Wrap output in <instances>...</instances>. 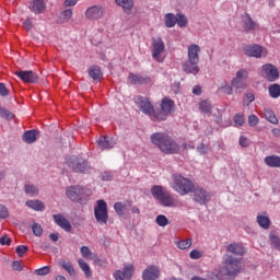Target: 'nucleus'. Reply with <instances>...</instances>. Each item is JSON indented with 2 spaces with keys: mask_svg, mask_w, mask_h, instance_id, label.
<instances>
[{
  "mask_svg": "<svg viewBox=\"0 0 280 280\" xmlns=\"http://www.w3.org/2000/svg\"><path fill=\"white\" fill-rule=\"evenodd\" d=\"M241 270L242 264L240 261V258L231 254H224L223 265L217 270L215 277L219 280L231 279L233 277H237Z\"/></svg>",
  "mask_w": 280,
  "mask_h": 280,
  "instance_id": "f257e3e1",
  "label": "nucleus"
},
{
  "mask_svg": "<svg viewBox=\"0 0 280 280\" xmlns=\"http://www.w3.org/2000/svg\"><path fill=\"white\" fill-rule=\"evenodd\" d=\"M150 141L153 145H156L164 154H178L180 152V145L174 138L167 133L155 132L150 136Z\"/></svg>",
  "mask_w": 280,
  "mask_h": 280,
  "instance_id": "f03ea898",
  "label": "nucleus"
},
{
  "mask_svg": "<svg viewBox=\"0 0 280 280\" xmlns=\"http://www.w3.org/2000/svg\"><path fill=\"white\" fill-rule=\"evenodd\" d=\"M172 179L173 189L180 194V196H187V194H191L195 189L194 183L180 174H173Z\"/></svg>",
  "mask_w": 280,
  "mask_h": 280,
  "instance_id": "7ed1b4c3",
  "label": "nucleus"
},
{
  "mask_svg": "<svg viewBox=\"0 0 280 280\" xmlns=\"http://www.w3.org/2000/svg\"><path fill=\"white\" fill-rule=\"evenodd\" d=\"M151 194L155 200L163 207H174V197L167 191V189L163 188V186L155 185L151 188Z\"/></svg>",
  "mask_w": 280,
  "mask_h": 280,
  "instance_id": "20e7f679",
  "label": "nucleus"
},
{
  "mask_svg": "<svg viewBox=\"0 0 280 280\" xmlns=\"http://www.w3.org/2000/svg\"><path fill=\"white\" fill-rule=\"evenodd\" d=\"M175 107L176 104L170 97L162 98L161 108L155 109L154 121H165Z\"/></svg>",
  "mask_w": 280,
  "mask_h": 280,
  "instance_id": "39448f33",
  "label": "nucleus"
},
{
  "mask_svg": "<svg viewBox=\"0 0 280 280\" xmlns=\"http://www.w3.org/2000/svg\"><path fill=\"white\" fill-rule=\"evenodd\" d=\"M67 163H68V166L70 170H72L73 172H77L79 174H86V172H89L91 170L89 162L78 155H71L67 160Z\"/></svg>",
  "mask_w": 280,
  "mask_h": 280,
  "instance_id": "423d86ee",
  "label": "nucleus"
},
{
  "mask_svg": "<svg viewBox=\"0 0 280 280\" xmlns=\"http://www.w3.org/2000/svg\"><path fill=\"white\" fill-rule=\"evenodd\" d=\"M133 102L136 106H138L139 110H141V113L148 115L152 119V121H154L155 109L152 106V103H150V100H148V97L136 96L133 98Z\"/></svg>",
  "mask_w": 280,
  "mask_h": 280,
  "instance_id": "0eeeda50",
  "label": "nucleus"
},
{
  "mask_svg": "<svg viewBox=\"0 0 280 280\" xmlns=\"http://www.w3.org/2000/svg\"><path fill=\"white\" fill-rule=\"evenodd\" d=\"M94 215L98 224H107L108 222V205L103 199L97 200V206L94 208Z\"/></svg>",
  "mask_w": 280,
  "mask_h": 280,
  "instance_id": "6e6552de",
  "label": "nucleus"
},
{
  "mask_svg": "<svg viewBox=\"0 0 280 280\" xmlns=\"http://www.w3.org/2000/svg\"><path fill=\"white\" fill-rule=\"evenodd\" d=\"M260 75L267 82H277L280 77L279 69L272 63L264 65L261 67Z\"/></svg>",
  "mask_w": 280,
  "mask_h": 280,
  "instance_id": "1a4fd4ad",
  "label": "nucleus"
},
{
  "mask_svg": "<svg viewBox=\"0 0 280 280\" xmlns=\"http://www.w3.org/2000/svg\"><path fill=\"white\" fill-rule=\"evenodd\" d=\"M106 14V9L103 5H92L85 11V19L89 21H100V19H104Z\"/></svg>",
  "mask_w": 280,
  "mask_h": 280,
  "instance_id": "9d476101",
  "label": "nucleus"
},
{
  "mask_svg": "<svg viewBox=\"0 0 280 280\" xmlns=\"http://www.w3.org/2000/svg\"><path fill=\"white\" fill-rule=\"evenodd\" d=\"M152 58L156 60V62H161V55L165 51V43L161 37L152 38Z\"/></svg>",
  "mask_w": 280,
  "mask_h": 280,
  "instance_id": "9b49d317",
  "label": "nucleus"
},
{
  "mask_svg": "<svg viewBox=\"0 0 280 280\" xmlns=\"http://www.w3.org/2000/svg\"><path fill=\"white\" fill-rule=\"evenodd\" d=\"M248 80V70L240 69L236 77L231 81L233 89H246V81Z\"/></svg>",
  "mask_w": 280,
  "mask_h": 280,
  "instance_id": "f8f14e48",
  "label": "nucleus"
},
{
  "mask_svg": "<svg viewBox=\"0 0 280 280\" xmlns=\"http://www.w3.org/2000/svg\"><path fill=\"white\" fill-rule=\"evenodd\" d=\"M66 196L72 202H80L84 196V188L81 186H70L66 189Z\"/></svg>",
  "mask_w": 280,
  "mask_h": 280,
  "instance_id": "ddd939ff",
  "label": "nucleus"
},
{
  "mask_svg": "<svg viewBox=\"0 0 280 280\" xmlns=\"http://www.w3.org/2000/svg\"><path fill=\"white\" fill-rule=\"evenodd\" d=\"M194 200L198 205H207L211 200V194L202 187L194 188Z\"/></svg>",
  "mask_w": 280,
  "mask_h": 280,
  "instance_id": "4468645a",
  "label": "nucleus"
},
{
  "mask_svg": "<svg viewBox=\"0 0 280 280\" xmlns=\"http://www.w3.org/2000/svg\"><path fill=\"white\" fill-rule=\"evenodd\" d=\"M135 272V266L132 264H126L121 270H116L113 275L115 280L132 279Z\"/></svg>",
  "mask_w": 280,
  "mask_h": 280,
  "instance_id": "2eb2a0df",
  "label": "nucleus"
},
{
  "mask_svg": "<svg viewBox=\"0 0 280 280\" xmlns=\"http://www.w3.org/2000/svg\"><path fill=\"white\" fill-rule=\"evenodd\" d=\"M243 51L248 58H261L264 54V47L257 44L245 45Z\"/></svg>",
  "mask_w": 280,
  "mask_h": 280,
  "instance_id": "dca6fc26",
  "label": "nucleus"
},
{
  "mask_svg": "<svg viewBox=\"0 0 280 280\" xmlns=\"http://www.w3.org/2000/svg\"><path fill=\"white\" fill-rule=\"evenodd\" d=\"M161 269L156 265H150L142 271V280H158Z\"/></svg>",
  "mask_w": 280,
  "mask_h": 280,
  "instance_id": "f3484780",
  "label": "nucleus"
},
{
  "mask_svg": "<svg viewBox=\"0 0 280 280\" xmlns=\"http://www.w3.org/2000/svg\"><path fill=\"white\" fill-rule=\"evenodd\" d=\"M15 75L22 80V82H26L28 84H36L38 82V74L34 73V71H18Z\"/></svg>",
  "mask_w": 280,
  "mask_h": 280,
  "instance_id": "a211bd4d",
  "label": "nucleus"
},
{
  "mask_svg": "<svg viewBox=\"0 0 280 280\" xmlns=\"http://www.w3.org/2000/svg\"><path fill=\"white\" fill-rule=\"evenodd\" d=\"M200 61H191L187 59L183 65L182 69L184 73H190L191 75H198L200 73V67L198 66Z\"/></svg>",
  "mask_w": 280,
  "mask_h": 280,
  "instance_id": "6ab92c4d",
  "label": "nucleus"
},
{
  "mask_svg": "<svg viewBox=\"0 0 280 280\" xmlns=\"http://www.w3.org/2000/svg\"><path fill=\"white\" fill-rule=\"evenodd\" d=\"M28 8L33 14H43L47 10V2L45 0H32Z\"/></svg>",
  "mask_w": 280,
  "mask_h": 280,
  "instance_id": "aec40b11",
  "label": "nucleus"
},
{
  "mask_svg": "<svg viewBox=\"0 0 280 280\" xmlns=\"http://www.w3.org/2000/svg\"><path fill=\"white\" fill-rule=\"evenodd\" d=\"M187 60L200 62V46H198V44H191L188 46Z\"/></svg>",
  "mask_w": 280,
  "mask_h": 280,
  "instance_id": "412c9836",
  "label": "nucleus"
},
{
  "mask_svg": "<svg viewBox=\"0 0 280 280\" xmlns=\"http://www.w3.org/2000/svg\"><path fill=\"white\" fill-rule=\"evenodd\" d=\"M97 143L101 150H113L117 142L110 137L102 136L98 138Z\"/></svg>",
  "mask_w": 280,
  "mask_h": 280,
  "instance_id": "4be33fe9",
  "label": "nucleus"
},
{
  "mask_svg": "<svg viewBox=\"0 0 280 280\" xmlns=\"http://www.w3.org/2000/svg\"><path fill=\"white\" fill-rule=\"evenodd\" d=\"M52 218L56 224L60 226V229H63V231H67V233L71 232V223L69 222V220H67V218H65V215L54 214Z\"/></svg>",
  "mask_w": 280,
  "mask_h": 280,
  "instance_id": "5701e85b",
  "label": "nucleus"
},
{
  "mask_svg": "<svg viewBox=\"0 0 280 280\" xmlns=\"http://www.w3.org/2000/svg\"><path fill=\"white\" fill-rule=\"evenodd\" d=\"M130 207H132V201H130V200H127L124 202L118 201V202L114 203V209H115L117 215H119V218H122L124 212L129 211Z\"/></svg>",
  "mask_w": 280,
  "mask_h": 280,
  "instance_id": "b1692460",
  "label": "nucleus"
},
{
  "mask_svg": "<svg viewBox=\"0 0 280 280\" xmlns=\"http://www.w3.org/2000/svg\"><path fill=\"white\" fill-rule=\"evenodd\" d=\"M226 252L231 253V255H236L237 257H242L244 256V253H246L242 243H231L228 245Z\"/></svg>",
  "mask_w": 280,
  "mask_h": 280,
  "instance_id": "393cba45",
  "label": "nucleus"
},
{
  "mask_svg": "<svg viewBox=\"0 0 280 280\" xmlns=\"http://www.w3.org/2000/svg\"><path fill=\"white\" fill-rule=\"evenodd\" d=\"M129 82L130 84H150L152 80L150 77H141L139 74L129 73Z\"/></svg>",
  "mask_w": 280,
  "mask_h": 280,
  "instance_id": "a878e982",
  "label": "nucleus"
},
{
  "mask_svg": "<svg viewBox=\"0 0 280 280\" xmlns=\"http://www.w3.org/2000/svg\"><path fill=\"white\" fill-rule=\"evenodd\" d=\"M59 266H60V268L66 270V272H68V275L70 277H75V268H73V264H71V261L65 260V259H60L59 260Z\"/></svg>",
  "mask_w": 280,
  "mask_h": 280,
  "instance_id": "bb28decb",
  "label": "nucleus"
},
{
  "mask_svg": "<svg viewBox=\"0 0 280 280\" xmlns=\"http://www.w3.org/2000/svg\"><path fill=\"white\" fill-rule=\"evenodd\" d=\"M71 16H73V10L66 9L65 11L59 13L57 22L61 25L65 23H69V21H71Z\"/></svg>",
  "mask_w": 280,
  "mask_h": 280,
  "instance_id": "cd10ccee",
  "label": "nucleus"
},
{
  "mask_svg": "<svg viewBox=\"0 0 280 280\" xmlns=\"http://www.w3.org/2000/svg\"><path fill=\"white\" fill-rule=\"evenodd\" d=\"M26 207L33 211H45V203L38 199L26 201Z\"/></svg>",
  "mask_w": 280,
  "mask_h": 280,
  "instance_id": "c85d7f7f",
  "label": "nucleus"
},
{
  "mask_svg": "<svg viewBox=\"0 0 280 280\" xmlns=\"http://www.w3.org/2000/svg\"><path fill=\"white\" fill-rule=\"evenodd\" d=\"M24 192L26 194V196L34 198V197L38 196V194H40V189L38 188V186H36L34 184H26L24 186Z\"/></svg>",
  "mask_w": 280,
  "mask_h": 280,
  "instance_id": "c756f323",
  "label": "nucleus"
},
{
  "mask_svg": "<svg viewBox=\"0 0 280 280\" xmlns=\"http://www.w3.org/2000/svg\"><path fill=\"white\" fill-rule=\"evenodd\" d=\"M265 164L268 167H280V156L279 155H268L264 159Z\"/></svg>",
  "mask_w": 280,
  "mask_h": 280,
  "instance_id": "7c9ffc66",
  "label": "nucleus"
},
{
  "mask_svg": "<svg viewBox=\"0 0 280 280\" xmlns=\"http://www.w3.org/2000/svg\"><path fill=\"white\" fill-rule=\"evenodd\" d=\"M36 135H38L36 130H28L24 132V135L22 136V139L24 143H28V144L36 143Z\"/></svg>",
  "mask_w": 280,
  "mask_h": 280,
  "instance_id": "2f4dec72",
  "label": "nucleus"
},
{
  "mask_svg": "<svg viewBox=\"0 0 280 280\" xmlns=\"http://www.w3.org/2000/svg\"><path fill=\"white\" fill-rule=\"evenodd\" d=\"M116 5H119L125 12H130L135 8V0H115Z\"/></svg>",
  "mask_w": 280,
  "mask_h": 280,
  "instance_id": "473e14b6",
  "label": "nucleus"
},
{
  "mask_svg": "<svg viewBox=\"0 0 280 280\" xmlns=\"http://www.w3.org/2000/svg\"><path fill=\"white\" fill-rule=\"evenodd\" d=\"M256 221L261 229H270V218L268 215L258 214Z\"/></svg>",
  "mask_w": 280,
  "mask_h": 280,
  "instance_id": "72a5a7b5",
  "label": "nucleus"
},
{
  "mask_svg": "<svg viewBox=\"0 0 280 280\" xmlns=\"http://www.w3.org/2000/svg\"><path fill=\"white\" fill-rule=\"evenodd\" d=\"M79 268L84 272V276L90 279V277H93V271H91V266L88 265V262L84 261V259L80 258L78 260Z\"/></svg>",
  "mask_w": 280,
  "mask_h": 280,
  "instance_id": "f704fd0d",
  "label": "nucleus"
},
{
  "mask_svg": "<svg viewBox=\"0 0 280 280\" xmlns=\"http://www.w3.org/2000/svg\"><path fill=\"white\" fill-rule=\"evenodd\" d=\"M89 75L92 80H102V69L98 66H91L89 68Z\"/></svg>",
  "mask_w": 280,
  "mask_h": 280,
  "instance_id": "c9c22d12",
  "label": "nucleus"
},
{
  "mask_svg": "<svg viewBox=\"0 0 280 280\" xmlns=\"http://www.w3.org/2000/svg\"><path fill=\"white\" fill-rule=\"evenodd\" d=\"M264 116H265V119L270 124H275V125L279 124V119L277 118L272 109L264 108Z\"/></svg>",
  "mask_w": 280,
  "mask_h": 280,
  "instance_id": "e433bc0d",
  "label": "nucleus"
},
{
  "mask_svg": "<svg viewBox=\"0 0 280 280\" xmlns=\"http://www.w3.org/2000/svg\"><path fill=\"white\" fill-rule=\"evenodd\" d=\"M268 91H269L270 97H272L273 100H277V98L280 97V85H279V83H275V84L269 85Z\"/></svg>",
  "mask_w": 280,
  "mask_h": 280,
  "instance_id": "4c0bfd02",
  "label": "nucleus"
},
{
  "mask_svg": "<svg viewBox=\"0 0 280 280\" xmlns=\"http://www.w3.org/2000/svg\"><path fill=\"white\" fill-rule=\"evenodd\" d=\"M212 108L213 107L211 106L210 101L203 100L199 104V109L201 110V113H205L206 115H211Z\"/></svg>",
  "mask_w": 280,
  "mask_h": 280,
  "instance_id": "58836bf2",
  "label": "nucleus"
},
{
  "mask_svg": "<svg viewBox=\"0 0 280 280\" xmlns=\"http://www.w3.org/2000/svg\"><path fill=\"white\" fill-rule=\"evenodd\" d=\"M269 241H270L271 246L273 248H276V250H280V237H279V235H277V233L271 232L269 234Z\"/></svg>",
  "mask_w": 280,
  "mask_h": 280,
  "instance_id": "ea45409f",
  "label": "nucleus"
},
{
  "mask_svg": "<svg viewBox=\"0 0 280 280\" xmlns=\"http://www.w3.org/2000/svg\"><path fill=\"white\" fill-rule=\"evenodd\" d=\"M192 244L191 238L182 240L176 243L177 248L180 250H187V248H190Z\"/></svg>",
  "mask_w": 280,
  "mask_h": 280,
  "instance_id": "a19ab883",
  "label": "nucleus"
},
{
  "mask_svg": "<svg viewBox=\"0 0 280 280\" xmlns=\"http://www.w3.org/2000/svg\"><path fill=\"white\" fill-rule=\"evenodd\" d=\"M164 22L167 27H174V25H176V16L172 13H167L164 18Z\"/></svg>",
  "mask_w": 280,
  "mask_h": 280,
  "instance_id": "79ce46f5",
  "label": "nucleus"
},
{
  "mask_svg": "<svg viewBox=\"0 0 280 280\" xmlns=\"http://www.w3.org/2000/svg\"><path fill=\"white\" fill-rule=\"evenodd\" d=\"M80 250L84 259H93V257H95V254L91 252V248H89V246H82Z\"/></svg>",
  "mask_w": 280,
  "mask_h": 280,
  "instance_id": "37998d69",
  "label": "nucleus"
},
{
  "mask_svg": "<svg viewBox=\"0 0 280 280\" xmlns=\"http://www.w3.org/2000/svg\"><path fill=\"white\" fill-rule=\"evenodd\" d=\"M176 23L178 27H187V23H189V21L187 20V16H185V14H177Z\"/></svg>",
  "mask_w": 280,
  "mask_h": 280,
  "instance_id": "c03bdc74",
  "label": "nucleus"
},
{
  "mask_svg": "<svg viewBox=\"0 0 280 280\" xmlns=\"http://www.w3.org/2000/svg\"><path fill=\"white\" fill-rule=\"evenodd\" d=\"M244 30L247 32H250V30H255V22H253V19L250 16H245L244 18Z\"/></svg>",
  "mask_w": 280,
  "mask_h": 280,
  "instance_id": "a18cd8bd",
  "label": "nucleus"
},
{
  "mask_svg": "<svg viewBox=\"0 0 280 280\" xmlns=\"http://www.w3.org/2000/svg\"><path fill=\"white\" fill-rule=\"evenodd\" d=\"M155 222L158 226H167V224H170V220L163 214L158 215Z\"/></svg>",
  "mask_w": 280,
  "mask_h": 280,
  "instance_id": "49530a36",
  "label": "nucleus"
},
{
  "mask_svg": "<svg viewBox=\"0 0 280 280\" xmlns=\"http://www.w3.org/2000/svg\"><path fill=\"white\" fill-rule=\"evenodd\" d=\"M252 102H255V94L247 93L243 98V106H249Z\"/></svg>",
  "mask_w": 280,
  "mask_h": 280,
  "instance_id": "de8ad7c7",
  "label": "nucleus"
},
{
  "mask_svg": "<svg viewBox=\"0 0 280 280\" xmlns=\"http://www.w3.org/2000/svg\"><path fill=\"white\" fill-rule=\"evenodd\" d=\"M32 231L33 235H35L36 237H40V235H43V226H40V224L38 223H34L32 225Z\"/></svg>",
  "mask_w": 280,
  "mask_h": 280,
  "instance_id": "09e8293b",
  "label": "nucleus"
},
{
  "mask_svg": "<svg viewBox=\"0 0 280 280\" xmlns=\"http://www.w3.org/2000/svg\"><path fill=\"white\" fill-rule=\"evenodd\" d=\"M30 250V247L26 245H19L15 247V253L18 254L19 257H23L25 253Z\"/></svg>",
  "mask_w": 280,
  "mask_h": 280,
  "instance_id": "8fccbe9b",
  "label": "nucleus"
},
{
  "mask_svg": "<svg viewBox=\"0 0 280 280\" xmlns=\"http://www.w3.org/2000/svg\"><path fill=\"white\" fill-rule=\"evenodd\" d=\"M257 124H259V117H257V115H249L248 116V125L252 127V128H255V126H257Z\"/></svg>",
  "mask_w": 280,
  "mask_h": 280,
  "instance_id": "3c124183",
  "label": "nucleus"
},
{
  "mask_svg": "<svg viewBox=\"0 0 280 280\" xmlns=\"http://www.w3.org/2000/svg\"><path fill=\"white\" fill-rule=\"evenodd\" d=\"M10 217V211L8 210V207L0 205V218L2 220H5V218Z\"/></svg>",
  "mask_w": 280,
  "mask_h": 280,
  "instance_id": "603ef678",
  "label": "nucleus"
},
{
  "mask_svg": "<svg viewBox=\"0 0 280 280\" xmlns=\"http://www.w3.org/2000/svg\"><path fill=\"white\" fill-rule=\"evenodd\" d=\"M35 273L38 275V277H45V275H49V267L45 266L39 269H36Z\"/></svg>",
  "mask_w": 280,
  "mask_h": 280,
  "instance_id": "864d4df0",
  "label": "nucleus"
},
{
  "mask_svg": "<svg viewBox=\"0 0 280 280\" xmlns=\"http://www.w3.org/2000/svg\"><path fill=\"white\" fill-rule=\"evenodd\" d=\"M12 270H16L18 272H21L23 270V264H21L20 260H14L11 265Z\"/></svg>",
  "mask_w": 280,
  "mask_h": 280,
  "instance_id": "5fc2aeb1",
  "label": "nucleus"
},
{
  "mask_svg": "<svg viewBox=\"0 0 280 280\" xmlns=\"http://www.w3.org/2000/svg\"><path fill=\"white\" fill-rule=\"evenodd\" d=\"M0 117H4V119H12V113L3 107H0Z\"/></svg>",
  "mask_w": 280,
  "mask_h": 280,
  "instance_id": "6e6d98bb",
  "label": "nucleus"
},
{
  "mask_svg": "<svg viewBox=\"0 0 280 280\" xmlns=\"http://www.w3.org/2000/svg\"><path fill=\"white\" fill-rule=\"evenodd\" d=\"M10 95V91L5 88V83H0V97H8Z\"/></svg>",
  "mask_w": 280,
  "mask_h": 280,
  "instance_id": "4d7b16f0",
  "label": "nucleus"
},
{
  "mask_svg": "<svg viewBox=\"0 0 280 280\" xmlns=\"http://www.w3.org/2000/svg\"><path fill=\"white\" fill-rule=\"evenodd\" d=\"M190 259H200L202 257V252L198 249H192L189 254Z\"/></svg>",
  "mask_w": 280,
  "mask_h": 280,
  "instance_id": "13d9d810",
  "label": "nucleus"
},
{
  "mask_svg": "<svg viewBox=\"0 0 280 280\" xmlns=\"http://www.w3.org/2000/svg\"><path fill=\"white\" fill-rule=\"evenodd\" d=\"M1 246H10L12 244V238L8 237L7 235L0 237Z\"/></svg>",
  "mask_w": 280,
  "mask_h": 280,
  "instance_id": "bf43d9fd",
  "label": "nucleus"
},
{
  "mask_svg": "<svg viewBox=\"0 0 280 280\" xmlns=\"http://www.w3.org/2000/svg\"><path fill=\"white\" fill-rule=\"evenodd\" d=\"M234 124L236 126H244V116L240 115V114H236L234 116Z\"/></svg>",
  "mask_w": 280,
  "mask_h": 280,
  "instance_id": "052dcab7",
  "label": "nucleus"
},
{
  "mask_svg": "<svg viewBox=\"0 0 280 280\" xmlns=\"http://www.w3.org/2000/svg\"><path fill=\"white\" fill-rule=\"evenodd\" d=\"M197 151L199 152V154H207V152H209V148H207V145H205V143H200L197 147Z\"/></svg>",
  "mask_w": 280,
  "mask_h": 280,
  "instance_id": "680f3d73",
  "label": "nucleus"
},
{
  "mask_svg": "<svg viewBox=\"0 0 280 280\" xmlns=\"http://www.w3.org/2000/svg\"><path fill=\"white\" fill-rule=\"evenodd\" d=\"M238 143L241 148H248V138L241 136Z\"/></svg>",
  "mask_w": 280,
  "mask_h": 280,
  "instance_id": "e2e57ef3",
  "label": "nucleus"
},
{
  "mask_svg": "<svg viewBox=\"0 0 280 280\" xmlns=\"http://www.w3.org/2000/svg\"><path fill=\"white\" fill-rule=\"evenodd\" d=\"M92 259L94 260V264H96V266H106V261L102 260V258L97 257L96 254H94V257H92Z\"/></svg>",
  "mask_w": 280,
  "mask_h": 280,
  "instance_id": "0e129e2a",
  "label": "nucleus"
},
{
  "mask_svg": "<svg viewBox=\"0 0 280 280\" xmlns=\"http://www.w3.org/2000/svg\"><path fill=\"white\" fill-rule=\"evenodd\" d=\"M24 27L27 30V32H30V30H32V27H34V24L32 23V19H26L23 22Z\"/></svg>",
  "mask_w": 280,
  "mask_h": 280,
  "instance_id": "69168bd1",
  "label": "nucleus"
},
{
  "mask_svg": "<svg viewBox=\"0 0 280 280\" xmlns=\"http://www.w3.org/2000/svg\"><path fill=\"white\" fill-rule=\"evenodd\" d=\"M223 93H225V95H232L233 94V85H225L222 88Z\"/></svg>",
  "mask_w": 280,
  "mask_h": 280,
  "instance_id": "338daca9",
  "label": "nucleus"
},
{
  "mask_svg": "<svg viewBox=\"0 0 280 280\" xmlns=\"http://www.w3.org/2000/svg\"><path fill=\"white\" fill-rule=\"evenodd\" d=\"M102 180H113V174L110 172H104L102 174Z\"/></svg>",
  "mask_w": 280,
  "mask_h": 280,
  "instance_id": "774afa93",
  "label": "nucleus"
}]
</instances>
